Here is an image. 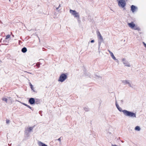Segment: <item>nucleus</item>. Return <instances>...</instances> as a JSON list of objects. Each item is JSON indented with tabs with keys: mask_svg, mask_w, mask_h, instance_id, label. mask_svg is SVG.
Here are the masks:
<instances>
[{
	"mask_svg": "<svg viewBox=\"0 0 146 146\" xmlns=\"http://www.w3.org/2000/svg\"><path fill=\"white\" fill-rule=\"evenodd\" d=\"M59 8L58 7H56V10H58V8Z\"/></svg>",
	"mask_w": 146,
	"mask_h": 146,
	"instance_id": "473e14b6",
	"label": "nucleus"
},
{
	"mask_svg": "<svg viewBox=\"0 0 146 146\" xmlns=\"http://www.w3.org/2000/svg\"><path fill=\"white\" fill-rule=\"evenodd\" d=\"M38 144L39 146H47L46 145L40 141L38 142Z\"/></svg>",
	"mask_w": 146,
	"mask_h": 146,
	"instance_id": "9d476101",
	"label": "nucleus"
},
{
	"mask_svg": "<svg viewBox=\"0 0 146 146\" xmlns=\"http://www.w3.org/2000/svg\"><path fill=\"white\" fill-rule=\"evenodd\" d=\"M129 26L132 29H133L135 26V24L133 23V22H131V23H129L128 24Z\"/></svg>",
	"mask_w": 146,
	"mask_h": 146,
	"instance_id": "1a4fd4ad",
	"label": "nucleus"
},
{
	"mask_svg": "<svg viewBox=\"0 0 146 146\" xmlns=\"http://www.w3.org/2000/svg\"><path fill=\"white\" fill-rule=\"evenodd\" d=\"M58 140L59 141H60V142H61V139H60V138H58Z\"/></svg>",
	"mask_w": 146,
	"mask_h": 146,
	"instance_id": "c756f323",
	"label": "nucleus"
},
{
	"mask_svg": "<svg viewBox=\"0 0 146 146\" xmlns=\"http://www.w3.org/2000/svg\"><path fill=\"white\" fill-rule=\"evenodd\" d=\"M33 128L32 127H28L27 128L26 131H27L29 132H31L32 131Z\"/></svg>",
	"mask_w": 146,
	"mask_h": 146,
	"instance_id": "f8f14e48",
	"label": "nucleus"
},
{
	"mask_svg": "<svg viewBox=\"0 0 146 146\" xmlns=\"http://www.w3.org/2000/svg\"><path fill=\"white\" fill-rule=\"evenodd\" d=\"M131 10L133 13H134L136 9H137V8L134 5H132L131 7Z\"/></svg>",
	"mask_w": 146,
	"mask_h": 146,
	"instance_id": "6e6552de",
	"label": "nucleus"
},
{
	"mask_svg": "<svg viewBox=\"0 0 146 146\" xmlns=\"http://www.w3.org/2000/svg\"><path fill=\"white\" fill-rule=\"evenodd\" d=\"M1 62V61L0 60V63Z\"/></svg>",
	"mask_w": 146,
	"mask_h": 146,
	"instance_id": "e433bc0d",
	"label": "nucleus"
},
{
	"mask_svg": "<svg viewBox=\"0 0 146 146\" xmlns=\"http://www.w3.org/2000/svg\"><path fill=\"white\" fill-rule=\"evenodd\" d=\"M94 42V40H92L90 41V42L91 43H93V42Z\"/></svg>",
	"mask_w": 146,
	"mask_h": 146,
	"instance_id": "c85d7f7f",
	"label": "nucleus"
},
{
	"mask_svg": "<svg viewBox=\"0 0 146 146\" xmlns=\"http://www.w3.org/2000/svg\"><path fill=\"white\" fill-rule=\"evenodd\" d=\"M122 82L124 84H129V82L128 81V80H122Z\"/></svg>",
	"mask_w": 146,
	"mask_h": 146,
	"instance_id": "4468645a",
	"label": "nucleus"
},
{
	"mask_svg": "<svg viewBox=\"0 0 146 146\" xmlns=\"http://www.w3.org/2000/svg\"><path fill=\"white\" fill-rule=\"evenodd\" d=\"M29 85H30V88H31V90H33L34 92H35V91L34 89V88L33 87V85L31 84V83L30 82Z\"/></svg>",
	"mask_w": 146,
	"mask_h": 146,
	"instance_id": "dca6fc26",
	"label": "nucleus"
},
{
	"mask_svg": "<svg viewBox=\"0 0 146 146\" xmlns=\"http://www.w3.org/2000/svg\"><path fill=\"white\" fill-rule=\"evenodd\" d=\"M41 111H40L39 112V113L40 114V113H41Z\"/></svg>",
	"mask_w": 146,
	"mask_h": 146,
	"instance_id": "f704fd0d",
	"label": "nucleus"
},
{
	"mask_svg": "<svg viewBox=\"0 0 146 146\" xmlns=\"http://www.w3.org/2000/svg\"><path fill=\"white\" fill-rule=\"evenodd\" d=\"M10 35H8L6 36L5 39H7L10 37Z\"/></svg>",
	"mask_w": 146,
	"mask_h": 146,
	"instance_id": "4be33fe9",
	"label": "nucleus"
},
{
	"mask_svg": "<svg viewBox=\"0 0 146 146\" xmlns=\"http://www.w3.org/2000/svg\"><path fill=\"white\" fill-rule=\"evenodd\" d=\"M2 100L3 101H5L6 103L7 102V99L5 98H2Z\"/></svg>",
	"mask_w": 146,
	"mask_h": 146,
	"instance_id": "6ab92c4d",
	"label": "nucleus"
},
{
	"mask_svg": "<svg viewBox=\"0 0 146 146\" xmlns=\"http://www.w3.org/2000/svg\"><path fill=\"white\" fill-rule=\"evenodd\" d=\"M122 60L123 61V63L125 65V66H127L128 67L130 66V64L128 63L127 61L125 60V58H123L122 59Z\"/></svg>",
	"mask_w": 146,
	"mask_h": 146,
	"instance_id": "423d86ee",
	"label": "nucleus"
},
{
	"mask_svg": "<svg viewBox=\"0 0 146 146\" xmlns=\"http://www.w3.org/2000/svg\"><path fill=\"white\" fill-rule=\"evenodd\" d=\"M42 60V59H40L39 60Z\"/></svg>",
	"mask_w": 146,
	"mask_h": 146,
	"instance_id": "c9c22d12",
	"label": "nucleus"
},
{
	"mask_svg": "<svg viewBox=\"0 0 146 146\" xmlns=\"http://www.w3.org/2000/svg\"><path fill=\"white\" fill-rule=\"evenodd\" d=\"M112 58L114 60H116L117 62H118V60L114 56L113 53L112 52L110 54Z\"/></svg>",
	"mask_w": 146,
	"mask_h": 146,
	"instance_id": "9b49d317",
	"label": "nucleus"
},
{
	"mask_svg": "<svg viewBox=\"0 0 146 146\" xmlns=\"http://www.w3.org/2000/svg\"><path fill=\"white\" fill-rule=\"evenodd\" d=\"M129 86L131 87H132L131 84L129 83V84H128Z\"/></svg>",
	"mask_w": 146,
	"mask_h": 146,
	"instance_id": "cd10ccee",
	"label": "nucleus"
},
{
	"mask_svg": "<svg viewBox=\"0 0 146 146\" xmlns=\"http://www.w3.org/2000/svg\"><path fill=\"white\" fill-rule=\"evenodd\" d=\"M108 51L109 52V53H110V54L111 53H112V52H111V51H110L109 50H108Z\"/></svg>",
	"mask_w": 146,
	"mask_h": 146,
	"instance_id": "7c9ffc66",
	"label": "nucleus"
},
{
	"mask_svg": "<svg viewBox=\"0 0 146 146\" xmlns=\"http://www.w3.org/2000/svg\"><path fill=\"white\" fill-rule=\"evenodd\" d=\"M9 0V1H10L11 0Z\"/></svg>",
	"mask_w": 146,
	"mask_h": 146,
	"instance_id": "4c0bfd02",
	"label": "nucleus"
},
{
	"mask_svg": "<svg viewBox=\"0 0 146 146\" xmlns=\"http://www.w3.org/2000/svg\"><path fill=\"white\" fill-rule=\"evenodd\" d=\"M107 135L108 136H110V135H112L111 133L110 132H108L107 133Z\"/></svg>",
	"mask_w": 146,
	"mask_h": 146,
	"instance_id": "393cba45",
	"label": "nucleus"
},
{
	"mask_svg": "<svg viewBox=\"0 0 146 146\" xmlns=\"http://www.w3.org/2000/svg\"><path fill=\"white\" fill-rule=\"evenodd\" d=\"M23 104H24V105H25V106H27V107H28V108H30V109H31V107L30 106H29V105H27V104H24V103H23Z\"/></svg>",
	"mask_w": 146,
	"mask_h": 146,
	"instance_id": "b1692460",
	"label": "nucleus"
},
{
	"mask_svg": "<svg viewBox=\"0 0 146 146\" xmlns=\"http://www.w3.org/2000/svg\"><path fill=\"white\" fill-rule=\"evenodd\" d=\"M135 129L136 131H139L140 130V128L139 126H137L135 127Z\"/></svg>",
	"mask_w": 146,
	"mask_h": 146,
	"instance_id": "f3484780",
	"label": "nucleus"
},
{
	"mask_svg": "<svg viewBox=\"0 0 146 146\" xmlns=\"http://www.w3.org/2000/svg\"><path fill=\"white\" fill-rule=\"evenodd\" d=\"M115 105H116V106L117 109H118V110H122V109L121 108H120L119 107V106L118 104L116 102V103H115Z\"/></svg>",
	"mask_w": 146,
	"mask_h": 146,
	"instance_id": "a211bd4d",
	"label": "nucleus"
},
{
	"mask_svg": "<svg viewBox=\"0 0 146 146\" xmlns=\"http://www.w3.org/2000/svg\"><path fill=\"white\" fill-rule=\"evenodd\" d=\"M126 3L124 0H120L118 2V5L119 6L122 8H124L126 5Z\"/></svg>",
	"mask_w": 146,
	"mask_h": 146,
	"instance_id": "39448f33",
	"label": "nucleus"
},
{
	"mask_svg": "<svg viewBox=\"0 0 146 146\" xmlns=\"http://www.w3.org/2000/svg\"><path fill=\"white\" fill-rule=\"evenodd\" d=\"M119 111L123 112L124 114L127 116H129L132 117H135V114L131 112L130 111H128L127 110H119Z\"/></svg>",
	"mask_w": 146,
	"mask_h": 146,
	"instance_id": "f257e3e1",
	"label": "nucleus"
},
{
	"mask_svg": "<svg viewBox=\"0 0 146 146\" xmlns=\"http://www.w3.org/2000/svg\"><path fill=\"white\" fill-rule=\"evenodd\" d=\"M143 44L145 48H146V44L144 42H143Z\"/></svg>",
	"mask_w": 146,
	"mask_h": 146,
	"instance_id": "bb28decb",
	"label": "nucleus"
},
{
	"mask_svg": "<svg viewBox=\"0 0 146 146\" xmlns=\"http://www.w3.org/2000/svg\"><path fill=\"white\" fill-rule=\"evenodd\" d=\"M0 23H2V22L0 20Z\"/></svg>",
	"mask_w": 146,
	"mask_h": 146,
	"instance_id": "72a5a7b5",
	"label": "nucleus"
},
{
	"mask_svg": "<svg viewBox=\"0 0 146 146\" xmlns=\"http://www.w3.org/2000/svg\"><path fill=\"white\" fill-rule=\"evenodd\" d=\"M70 12L74 16L75 18H76L78 21H80V18L78 13L75 10H73L71 9H70Z\"/></svg>",
	"mask_w": 146,
	"mask_h": 146,
	"instance_id": "7ed1b4c3",
	"label": "nucleus"
},
{
	"mask_svg": "<svg viewBox=\"0 0 146 146\" xmlns=\"http://www.w3.org/2000/svg\"><path fill=\"white\" fill-rule=\"evenodd\" d=\"M95 76L96 77H95V78H96V79H97V78L98 79H99V78H100V79H101L102 78L100 76H97L96 75H95Z\"/></svg>",
	"mask_w": 146,
	"mask_h": 146,
	"instance_id": "aec40b11",
	"label": "nucleus"
},
{
	"mask_svg": "<svg viewBox=\"0 0 146 146\" xmlns=\"http://www.w3.org/2000/svg\"><path fill=\"white\" fill-rule=\"evenodd\" d=\"M9 123V121L8 120H6L7 123L8 124V123Z\"/></svg>",
	"mask_w": 146,
	"mask_h": 146,
	"instance_id": "a878e982",
	"label": "nucleus"
},
{
	"mask_svg": "<svg viewBox=\"0 0 146 146\" xmlns=\"http://www.w3.org/2000/svg\"><path fill=\"white\" fill-rule=\"evenodd\" d=\"M133 29L134 30H137L138 31H139L140 30V28L137 26H136L135 25V27H134Z\"/></svg>",
	"mask_w": 146,
	"mask_h": 146,
	"instance_id": "2eb2a0df",
	"label": "nucleus"
},
{
	"mask_svg": "<svg viewBox=\"0 0 146 146\" xmlns=\"http://www.w3.org/2000/svg\"><path fill=\"white\" fill-rule=\"evenodd\" d=\"M35 99L33 98H30L29 101V103L31 105L35 104Z\"/></svg>",
	"mask_w": 146,
	"mask_h": 146,
	"instance_id": "0eeeda50",
	"label": "nucleus"
},
{
	"mask_svg": "<svg viewBox=\"0 0 146 146\" xmlns=\"http://www.w3.org/2000/svg\"><path fill=\"white\" fill-rule=\"evenodd\" d=\"M61 7V5H60V4H59V6H58V7L59 8V7Z\"/></svg>",
	"mask_w": 146,
	"mask_h": 146,
	"instance_id": "2f4dec72",
	"label": "nucleus"
},
{
	"mask_svg": "<svg viewBox=\"0 0 146 146\" xmlns=\"http://www.w3.org/2000/svg\"><path fill=\"white\" fill-rule=\"evenodd\" d=\"M40 64H41L40 63V62H38L36 64V66L38 68H39L40 67Z\"/></svg>",
	"mask_w": 146,
	"mask_h": 146,
	"instance_id": "5701e85b",
	"label": "nucleus"
},
{
	"mask_svg": "<svg viewBox=\"0 0 146 146\" xmlns=\"http://www.w3.org/2000/svg\"><path fill=\"white\" fill-rule=\"evenodd\" d=\"M67 73H63L61 74L58 79V81L62 82H64L67 78Z\"/></svg>",
	"mask_w": 146,
	"mask_h": 146,
	"instance_id": "f03ea898",
	"label": "nucleus"
},
{
	"mask_svg": "<svg viewBox=\"0 0 146 146\" xmlns=\"http://www.w3.org/2000/svg\"><path fill=\"white\" fill-rule=\"evenodd\" d=\"M35 103L38 104L39 102V100L38 99H36L35 100Z\"/></svg>",
	"mask_w": 146,
	"mask_h": 146,
	"instance_id": "412c9836",
	"label": "nucleus"
},
{
	"mask_svg": "<svg viewBox=\"0 0 146 146\" xmlns=\"http://www.w3.org/2000/svg\"><path fill=\"white\" fill-rule=\"evenodd\" d=\"M27 48L25 47H23L21 49V51L23 53L26 52L27 51Z\"/></svg>",
	"mask_w": 146,
	"mask_h": 146,
	"instance_id": "ddd939ff",
	"label": "nucleus"
},
{
	"mask_svg": "<svg viewBox=\"0 0 146 146\" xmlns=\"http://www.w3.org/2000/svg\"><path fill=\"white\" fill-rule=\"evenodd\" d=\"M98 36V39H99L98 40V50H99V48H100V46L101 43L102 42H103L104 40L103 38V37L101 35V34H100V32L99 31H98V32L97 33Z\"/></svg>",
	"mask_w": 146,
	"mask_h": 146,
	"instance_id": "20e7f679",
	"label": "nucleus"
}]
</instances>
